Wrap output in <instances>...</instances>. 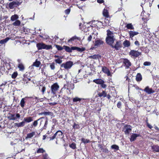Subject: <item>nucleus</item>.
<instances>
[{
	"label": "nucleus",
	"instance_id": "obj_59",
	"mask_svg": "<svg viewBox=\"0 0 159 159\" xmlns=\"http://www.w3.org/2000/svg\"><path fill=\"white\" fill-rule=\"evenodd\" d=\"M46 87L44 86H43L42 88V89H41V92H42V94H44V93L45 92L46 90Z\"/></svg>",
	"mask_w": 159,
	"mask_h": 159
},
{
	"label": "nucleus",
	"instance_id": "obj_44",
	"mask_svg": "<svg viewBox=\"0 0 159 159\" xmlns=\"http://www.w3.org/2000/svg\"><path fill=\"white\" fill-rule=\"evenodd\" d=\"M9 40V39L8 38H6L4 39L1 40L0 41V44H3L6 43L7 41Z\"/></svg>",
	"mask_w": 159,
	"mask_h": 159
},
{
	"label": "nucleus",
	"instance_id": "obj_32",
	"mask_svg": "<svg viewBox=\"0 0 159 159\" xmlns=\"http://www.w3.org/2000/svg\"><path fill=\"white\" fill-rule=\"evenodd\" d=\"M35 132L34 131L32 132L31 133L28 134H27V136L26 139L31 138L34 135H35Z\"/></svg>",
	"mask_w": 159,
	"mask_h": 159
},
{
	"label": "nucleus",
	"instance_id": "obj_31",
	"mask_svg": "<svg viewBox=\"0 0 159 159\" xmlns=\"http://www.w3.org/2000/svg\"><path fill=\"white\" fill-rule=\"evenodd\" d=\"M142 79V75L140 73H138L137 74L136 77V80L137 82L140 81Z\"/></svg>",
	"mask_w": 159,
	"mask_h": 159
},
{
	"label": "nucleus",
	"instance_id": "obj_15",
	"mask_svg": "<svg viewBox=\"0 0 159 159\" xmlns=\"http://www.w3.org/2000/svg\"><path fill=\"white\" fill-rule=\"evenodd\" d=\"M141 135L138 134L133 133L130 136V140L132 142L134 141L137 137H141Z\"/></svg>",
	"mask_w": 159,
	"mask_h": 159
},
{
	"label": "nucleus",
	"instance_id": "obj_23",
	"mask_svg": "<svg viewBox=\"0 0 159 159\" xmlns=\"http://www.w3.org/2000/svg\"><path fill=\"white\" fill-rule=\"evenodd\" d=\"M89 59H92L94 60L99 59L101 58V56L99 54H94L93 55L89 56L88 57Z\"/></svg>",
	"mask_w": 159,
	"mask_h": 159
},
{
	"label": "nucleus",
	"instance_id": "obj_12",
	"mask_svg": "<svg viewBox=\"0 0 159 159\" xmlns=\"http://www.w3.org/2000/svg\"><path fill=\"white\" fill-rule=\"evenodd\" d=\"M102 70L103 73L106 74L107 76H112L110 70L106 66H102Z\"/></svg>",
	"mask_w": 159,
	"mask_h": 159
},
{
	"label": "nucleus",
	"instance_id": "obj_55",
	"mask_svg": "<svg viewBox=\"0 0 159 159\" xmlns=\"http://www.w3.org/2000/svg\"><path fill=\"white\" fill-rule=\"evenodd\" d=\"M70 8H69L65 11V13L66 15H68L70 13Z\"/></svg>",
	"mask_w": 159,
	"mask_h": 159
},
{
	"label": "nucleus",
	"instance_id": "obj_11",
	"mask_svg": "<svg viewBox=\"0 0 159 159\" xmlns=\"http://www.w3.org/2000/svg\"><path fill=\"white\" fill-rule=\"evenodd\" d=\"M111 47L114 48L116 50H119L122 47V45L120 40H118L116 42L115 44L114 45L113 44Z\"/></svg>",
	"mask_w": 159,
	"mask_h": 159
},
{
	"label": "nucleus",
	"instance_id": "obj_20",
	"mask_svg": "<svg viewBox=\"0 0 159 159\" xmlns=\"http://www.w3.org/2000/svg\"><path fill=\"white\" fill-rule=\"evenodd\" d=\"M123 62V63L125 64L127 68H129L131 65V64L130 61L126 58L124 59Z\"/></svg>",
	"mask_w": 159,
	"mask_h": 159
},
{
	"label": "nucleus",
	"instance_id": "obj_58",
	"mask_svg": "<svg viewBox=\"0 0 159 159\" xmlns=\"http://www.w3.org/2000/svg\"><path fill=\"white\" fill-rule=\"evenodd\" d=\"M104 82H103L102 84H100L101 87L103 89L106 88L107 87L106 84H104Z\"/></svg>",
	"mask_w": 159,
	"mask_h": 159
},
{
	"label": "nucleus",
	"instance_id": "obj_30",
	"mask_svg": "<svg viewBox=\"0 0 159 159\" xmlns=\"http://www.w3.org/2000/svg\"><path fill=\"white\" fill-rule=\"evenodd\" d=\"M25 123L23 120L20 123H15V125L18 127H20L24 126L25 125Z\"/></svg>",
	"mask_w": 159,
	"mask_h": 159
},
{
	"label": "nucleus",
	"instance_id": "obj_14",
	"mask_svg": "<svg viewBox=\"0 0 159 159\" xmlns=\"http://www.w3.org/2000/svg\"><path fill=\"white\" fill-rule=\"evenodd\" d=\"M45 118L44 117H42L36 120H34L33 122L31 124L30 128H34L36 127L38 125V121L41 119H43Z\"/></svg>",
	"mask_w": 159,
	"mask_h": 159
},
{
	"label": "nucleus",
	"instance_id": "obj_35",
	"mask_svg": "<svg viewBox=\"0 0 159 159\" xmlns=\"http://www.w3.org/2000/svg\"><path fill=\"white\" fill-rule=\"evenodd\" d=\"M18 18V16L17 15L15 14L11 16V20L12 21H14L17 20Z\"/></svg>",
	"mask_w": 159,
	"mask_h": 159
},
{
	"label": "nucleus",
	"instance_id": "obj_48",
	"mask_svg": "<svg viewBox=\"0 0 159 159\" xmlns=\"http://www.w3.org/2000/svg\"><path fill=\"white\" fill-rule=\"evenodd\" d=\"M18 73L17 71L14 72L12 74L11 77L13 79H15L18 75Z\"/></svg>",
	"mask_w": 159,
	"mask_h": 159
},
{
	"label": "nucleus",
	"instance_id": "obj_17",
	"mask_svg": "<svg viewBox=\"0 0 159 159\" xmlns=\"http://www.w3.org/2000/svg\"><path fill=\"white\" fill-rule=\"evenodd\" d=\"M75 40H77L79 41H81V40L80 38L76 36H75L72 37L70 39L68 40V42L69 43H72L73 41H74Z\"/></svg>",
	"mask_w": 159,
	"mask_h": 159
},
{
	"label": "nucleus",
	"instance_id": "obj_22",
	"mask_svg": "<svg viewBox=\"0 0 159 159\" xmlns=\"http://www.w3.org/2000/svg\"><path fill=\"white\" fill-rule=\"evenodd\" d=\"M23 120L25 123H28L33 121V118L32 117L29 116L24 118Z\"/></svg>",
	"mask_w": 159,
	"mask_h": 159
},
{
	"label": "nucleus",
	"instance_id": "obj_6",
	"mask_svg": "<svg viewBox=\"0 0 159 159\" xmlns=\"http://www.w3.org/2000/svg\"><path fill=\"white\" fill-rule=\"evenodd\" d=\"M131 126L130 125H125L123 128L122 131L125 134L128 135L132 130Z\"/></svg>",
	"mask_w": 159,
	"mask_h": 159
},
{
	"label": "nucleus",
	"instance_id": "obj_29",
	"mask_svg": "<svg viewBox=\"0 0 159 159\" xmlns=\"http://www.w3.org/2000/svg\"><path fill=\"white\" fill-rule=\"evenodd\" d=\"M123 44L125 47H129L130 45V43L129 41L125 40L124 41Z\"/></svg>",
	"mask_w": 159,
	"mask_h": 159
},
{
	"label": "nucleus",
	"instance_id": "obj_7",
	"mask_svg": "<svg viewBox=\"0 0 159 159\" xmlns=\"http://www.w3.org/2000/svg\"><path fill=\"white\" fill-rule=\"evenodd\" d=\"M73 65L72 61H69L63 63L61 65V67H63L65 69H70Z\"/></svg>",
	"mask_w": 159,
	"mask_h": 159
},
{
	"label": "nucleus",
	"instance_id": "obj_39",
	"mask_svg": "<svg viewBox=\"0 0 159 159\" xmlns=\"http://www.w3.org/2000/svg\"><path fill=\"white\" fill-rule=\"evenodd\" d=\"M125 27L128 29L134 30V27L131 23H129L127 24Z\"/></svg>",
	"mask_w": 159,
	"mask_h": 159
},
{
	"label": "nucleus",
	"instance_id": "obj_33",
	"mask_svg": "<svg viewBox=\"0 0 159 159\" xmlns=\"http://www.w3.org/2000/svg\"><path fill=\"white\" fill-rule=\"evenodd\" d=\"M63 47L64 48V49H65V51L67 52L70 53L72 52V51H71V47L70 48L68 46L65 45H64Z\"/></svg>",
	"mask_w": 159,
	"mask_h": 159
},
{
	"label": "nucleus",
	"instance_id": "obj_27",
	"mask_svg": "<svg viewBox=\"0 0 159 159\" xmlns=\"http://www.w3.org/2000/svg\"><path fill=\"white\" fill-rule=\"evenodd\" d=\"M18 67L19 69V70L21 71H23L25 69V67L22 63H20L18 64Z\"/></svg>",
	"mask_w": 159,
	"mask_h": 159
},
{
	"label": "nucleus",
	"instance_id": "obj_46",
	"mask_svg": "<svg viewBox=\"0 0 159 159\" xmlns=\"http://www.w3.org/2000/svg\"><path fill=\"white\" fill-rule=\"evenodd\" d=\"M111 148L112 149H114L116 151H117L119 150V146L116 144H113L111 146Z\"/></svg>",
	"mask_w": 159,
	"mask_h": 159
},
{
	"label": "nucleus",
	"instance_id": "obj_41",
	"mask_svg": "<svg viewBox=\"0 0 159 159\" xmlns=\"http://www.w3.org/2000/svg\"><path fill=\"white\" fill-rule=\"evenodd\" d=\"M9 37H7L9 39V40L11 39V40L15 39L16 38V36L14 34H11L9 35Z\"/></svg>",
	"mask_w": 159,
	"mask_h": 159
},
{
	"label": "nucleus",
	"instance_id": "obj_18",
	"mask_svg": "<svg viewBox=\"0 0 159 159\" xmlns=\"http://www.w3.org/2000/svg\"><path fill=\"white\" fill-rule=\"evenodd\" d=\"M143 91L145 92L148 94H151L154 93L155 91L152 89L150 88L148 86L146 87Z\"/></svg>",
	"mask_w": 159,
	"mask_h": 159
},
{
	"label": "nucleus",
	"instance_id": "obj_19",
	"mask_svg": "<svg viewBox=\"0 0 159 159\" xmlns=\"http://www.w3.org/2000/svg\"><path fill=\"white\" fill-rule=\"evenodd\" d=\"M104 43V42L101 39H98L96 40L95 41L94 46L97 47L100 46L101 45L103 44Z\"/></svg>",
	"mask_w": 159,
	"mask_h": 159
},
{
	"label": "nucleus",
	"instance_id": "obj_53",
	"mask_svg": "<svg viewBox=\"0 0 159 159\" xmlns=\"http://www.w3.org/2000/svg\"><path fill=\"white\" fill-rule=\"evenodd\" d=\"M85 48L84 47H82L81 48L78 47L77 51L82 52L85 51Z\"/></svg>",
	"mask_w": 159,
	"mask_h": 159
},
{
	"label": "nucleus",
	"instance_id": "obj_1",
	"mask_svg": "<svg viewBox=\"0 0 159 159\" xmlns=\"http://www.w3.org/2000/svg\"><path fill=\"white\" fill-rule=\"evenodd\" d=\"M107 36L106 38V41L107 44L111 46L114 43L115 40L113 36V33L109 30H107Z\"/></svg>",
	"mask_w": 159,
	"mask_h": 159
},
{
	"label": "nucleus",
	"instance_id": "obj_64",
	"mask_svg": "<svg viewBox=\"0 0 159 159\" xmlns=\"http://www.w3.org/2000/svg\"><path fill=\"white\" fill-rule=\"evenodd\" d=\"M106 97L107 98V99L109 100L111 98V96L109 94H107V96H106Z\"/></svg>",
	"mask_w": 159,
	"mask_h": 159
},
{
	"label": "nucleus",
	"instance_id": "obj_50",
	"mask_svg": "<svg viewBox=\"0 0 159 159\" xmlns=\"http://www.w3.org/2000/svg\"><path fill=\"white\" fill-rule=\"evenodd\" d=\"M81 141L83 143H88L90 142V141L89 140L85 139L84 138L81 139Z\"/></svg>",
	"mask_w": 159,
	"mask_h": 159
},
{
	"label": "nucleus",
	"instance_id": "obj_57",
	"mask_svg": "<svg viewBox=\"0 0 159 159\" xmlns=\"http://www.w3.org/2000/svg\"><path fill=\"white\" fill-rule=\"evenodd\" d=\"M92 36L91 35H90L87 38V40L89 42H90L92 40Z\"/></svg>",
	"mask_w": 159,
	"mask_h": 159
},
{
	"label": "nucleus",
	"instance_id": "obj_63",
	"mask_svg": "<svg viewBox=\"0 0 159 159\" xmlns=\"http://www.w3.org/2000/svg\"><path fill=\"white\" fill-rule=\"evenodd\" d=\"M97 2L99 3H102L104 2V0H97Z\"/></svg>",
	"mask_w": 159,
	"mask_h": 159
},
{
	"label": "nucleus",
	"instance_id": "obj_42",
	"mask_svg": "<svg viewBox=\"0 0 159 159\" xmlns=\"http://www.w3.org/2000/svg\"><path fill=\"white\" fill-rule=\"evenodd\" d=\"M73 129H79L80 128V125L78 124H76L75 123H74L73 125L72 126Z\"/></svg>",
	"mask_w": 159,
	"mask_h": 159
},
{
	"label": "nucleus",
	"instance_id": "obj_34",
	"mask_svg": "<svg viewBox=\"0 0 159 159\" xmlns=\"http://www.w3.org/2000/svg\"><path fill=\"white\" fill-rule=\"evenodd\" d=\"M45 118L44 119H45V123H44V125L43 128V129H46L47 128V125H48V118L47 117H44Z\"/></svg>",
	"mask_w": 159,
	"mask_h": 159
},
{
	"label": "nucleus",
	"instance_id": "obj_37",
	"mask_svg": "<svg viewBox=\"0 0 159 159\" xmlns=\"http://www.w3.org/2000/svg\"><path fill=\"white\" fill-rule=\"evenodd\" d=\"M28 97H25L24 98H22L20 101V105L21 106V107L23 108L24 106L25 105V98H27Z\"/></svg>",
	"mask_w": 159,
	"mask_h": 159
},
{
	"label": "nucleus",
	"instance_id": "obj_62",
	"mask_svg": "<svg viewBox=\"0 0 159 159\" xmlns=\"http://www.w3.org/2000/svg\"><path fill=\"white\" fill-rule=\"evenodd\" d=\"M134 44L136 45H137L138 46H139L140 45V43H139V42L137 41V40H136V41L135 42H134Z\"/></svg>",
	"mask_w": 159,
	"mask_h": 159
},
{
	"label": "nucleus",
	"instance_id": "obj_25",
	"mask_svg": "<svg viewBox=\"0 0 159 159\" xmlns=\"http://www.w3.org/2000/svg\"><path fill=\"white\" fill-rule=\"evenodd\" d=\"M129 33L130 38H132L134 36L137 35L139 34V33L138 32L133 31H130Z\"/></svg>",
	"mask_w": 159,
	"mask_h": 159
},
{
	"label": "nucleus",
	"instance_id": "obj_2",
	"mask_svg": "<svg viewBox=\"0 0 159 159\" xmlns=\"http://www.w3.org/2000/svg\"><path fill=\"white\" fill-rule=\"evenodd\" d=\"M64 135L63 133L61 130H58L52 136L48 138L50 139L49 140H52L55 139H56V143H57V141L63 138Z\"/></svg>",
	"mask_w": 159,
	"mask_h": 159
},
{
	"label": "nucleus",
	"instance_id": "obj_21",
	"mask_svg": "<svg viewBox=\"0 0 159 159\" xmlns=\"http://www.w3.org/2000/svg\"><path fill=\"white\" fill-rule=\"evenodd\" d=\"M39 115H44L45 116H52L53 115V113L52 112H51L44 111L41 113H39Z\"/></svg>",
	"mask_w": 159,
	"mask_h": 159
},
{
	"label": "nucleus",
	"instance_id": "obj_5",
	"mask_svg": "<svg viewBox=\"0 0 159 159\" xmlns=\"http://www.w3.org/2000/svg\"><path fill=\"white\" fill-rule=\"evenodd\" d=\"M141 55V53L134 50H131L129 52V55L133 58H136Z\"/></svg>",
	"mask_w": 159,
	"mask_h": 159
},
{
	"label": "nucleus",
	"instance_id": "obj_60",
	"mask_svg": "<svg viewBox=\"0 0 159 159\" xmlns=\"http://www.w3.org/2000/svg\"><path fill=\"white\" fill-rule=\"evenodd\" d=\"M78 47H71V51H72V50H76L78 51Z\"/></svg>",
	"mask_w": 159,
	"mask_h": 159
},
{
	"label": "nucleus",
	"instance_id": "obj_28",
	"mask_svg": "<svg viewBox=\"0 0 159 159\" xmlns=\"http://www.w3.org/2000/svg\"><path fill=\"white\" fill-rule=\"evenodd\" d=\"M102 13L103 16L106 18H107L109 17V12L108 11L107 9H104Z\"/></svg>",
	"mask_w": 159,
	"mask_h": 159
},
{
	"label": "nucleus",
	"instance_id": "obj_13",
	"mask_svg": "<svg viewBox=\"0 0 159 159\" xmlns=\"http://www.w3.org/2000/svg\"><path fill=\"white\" fill-rule=\"evenodd\" d=\"M54 57L55 58H57V59L54 60V61L56 63L60 64L62 63V59L63 58V56L55 55Z\"/></svg>",
	"mask_w": 159,
	"mask_h": 159
},
{
	"label": "nucleus",
	"instance_id": "obj_45",
	"mask_svg": "<svg viewBox=\"0 0 159 159\" xmlns=\"http://www.w3.org/2000/svg\"><path fill=\"white\" fill-rule=\"evenodd\" d=\"M20 22L19 20H16L13 23V25L15 26H18L20 25Z\"/></svg>",
	"mask_w": 159,
	"mask_h": 159
},
{
	"label": "nucleus",
	"instance_id": "obj_3",
	"mask_svg": "<svg viewBox=\"0 0 159 159\" xmlns=\"http://www.w3.org/2000/svg\"><path fill=\"white\" fill-rule=\"evenodd\" d=\"M36 47L38 50L42 49H45L46 50L52 49V47L51 45H47L43 42L37 43L36 44Z\"/></svg>",
	"mask_w": 159,
	"mask_h": 159
},
{
	"label": "nucleus",
	"instance_id": "obj_54",
	"mask_svg": "<svg viewBox=\"0 0 159 159\" xmlns=\"http://www.w3.org/2000/svg\"><path fill=\"white\" fill-rule=\"evenodd\" d=\"M151 62L149 61H145L144 62L143 65L144 66H149L151 65Z\"/></svg>",
	"mask_w": 159,
	"mask_h": 159
},
{
	"label": "nucleus",
	"instance_id": "obj_8",
	"mask_svg": "<svg viewBox=\"0 0 159 159\" xmlns=\"http://www.w3.org/2000/svg\"><path fill=\"white\" fill-rule=\"evenodd\" d=\"M97 96L99 97L102 99L103 98L106 97L107 96V92L101 89H99L97 92Z\"/></svg>",
	"mask_w": 159,
	"mask_h": 159
},
{
	"label": "nucleus",
	"instance_id": "obj_26",
	"mask_svg": "<svg viewBox=\"0 0 159 159\" xmlns=\"http://www.w3.org/2000/svg\"><path fill=\"white\" fill-rule=\"evenodd\" d=\"M152 148L153 152H159V146L157 145H153L152 147Z\"/></svg>",
	"mask_w": 159,
	"mask_h": 159
},
{
	"label": "nucleus",
	"instance_id": "obj_40",
	"mask_svg": "<svg viewBox=\"0 0 159 159\" xmlns=\"http://www.w3.org/2000/svg\"><path fill=\"white\" fill-rule=\"evenodd\" d=\"M54 46L56 47V48H57L58 51H61L63 49H64L63 46L62 47L60 45H59L56 44L54 45Z\"/></svg>",
	"mask_w": 159,
	"mask_h": 159
},
{
	"label": "nucleus",
	"instance_id": "obj_16",
	"mask_svg": "<svg viewBox=\"0 0 159 159\" xmlns=\"http://www.w3.org/2000/svg\"><path fill=\"white\" fill-rule=\"evenodd\" d=\"M30 77H28L27 75H23V78L22 79V83L24 84H27L29 83V81H30Z\"/></svg>",
	"mask_w": 159,
	"mask_h": 159
},
{
	"label": "nucleus",
	"instance_id": "obj_38",
	"mask_svg": "<svg viewBox=\"0 0 159 159\" xmlns=\"http://www.w3.org/2000/svg\"><path fill=\"white\" fill-rule=\"evenodd\" d=\"M45 152V151L42 148H38L35 152V153H43Z\"/></svg>",
	"mask_w": 159,
	"mask_h": 159
},
{
	"label": "nucleus",
	"instance_id": "obj_47",
	"mask_svg": "<svg viewBox=\"0 0 159 159\" xmlns=\"http://www.w3.org/2000/svg\"><path fill=\"white\" fill-rule=\"evenodd\" d=\"M69 147L73 149H75L76 148V144L74 143L73 142L71 144H70Z\"/></svg>",
	"mask_w": 159,
	"mask_h": 159
},
{
	"label": "nucleus",
	"instance_id": "obj_56",
	"mask_svg": "<svg viewBox=\"0 0 159 159\" xmlns=\"http://www.w3.org/2000/svg\"><path fill=\"white\" fill-rule=\"evenodd\" d=\"M117 107L119 108H121V102L120 101H119L117 103Z\"/></svg>",
	"mask_w": 159,
	"mask_h": 159
},
{
	"label": "nucleus",
	"instance_id": "obj_9",
	"mask_svg": "<svg viewBox=\"0 0 159 159\" xmlns=\"http://www.w3.org/2000/svg\"><path fill=\"white\" fill-rule=\"evenodd\" d=\"M59 89V86L57 83L53 84L51 86V92L53 94H56Z\"/></svg>",
	"mask_w": 159,
	"mask_h": 159
},
{
	"label": "nucleus",
	"instance_id": "obj_52",
	"mask_svg": "<svg viewBox=\"0 0 159 159\" xmlns=\"http://www.w3.org/2000/svg\"><path fill=\"white\" fill-rule=\"evenodd\" d=\"M81 99L78 97H76L73 99V101L74 102H76L78 101H80Z\"/></svg>",
	"mask_w": 159,
	"mask_h": 159
},
{
	"label": "nucleus",
	"instance_id": "obj_49",
	"mask_svg": "<svg viewBox=\"0 0 159 159\" xmlns=\"http://www.w3.org/2000/svg\"><path fill=\"white\" fill-rule=\"evenodd\" d=\"M49 64L50 65V68L52 70H54L55 69V63L54 62L50 63Z\"/></svg>",
	"mask_w": 159,
	"mask_h": 159
},
{
	"label": "nucleus",
	"instance_id": "obj_61",
	"mask_svg": "<svg viewBox=\"0 0 159 159\" xmlns=\"http://www.w3.org/2000/svg\"><path fill=\"white\" fill-rule=\"evenodd\" d=\"M146 125L150 129H152V126L149 123H147V124H146Z\"/></svg>",
	"mask_w": 159,
	"mask_h": 159
},
{
	"label": "nucleus",
	"instance_id": "obj_43",
	"mask_svg": "<svg viewBox=\"0 0 159 159\" xmlns=\"http://www.w3.org/2000/svg\"><path fill=\"white\" fill-rule=\"evenodd\" d=\"M100 148L102 150V152H104L105 153H108L109 152V151L108 150L107 148H104L102 146L100 147Z\"/></svg>",
	"mask_w": 159,
	"mask_h": 159
},
{
	"label": "nucleus",
	"instance_id": "obj_51",
	"mask_svg": "<svg viewBox=\"0 0 159 159\" xmlns=\"http://www.w3.org/2000/svg\"><path fill=\"white\" fill-rule=\"evenodd\" d=\"M43 159H49V158L47 153H45L42 155Z\"/></svg>",
	"mask_w": 159,
	"mask_h": 159
},
{
	"label": "nucleus",
	"instance_id": "obj_36",
	"mask_svg": "<svg viewBox=\"0 0 159 159\" xmlns=\"http://www.w3.org/2000/svg\"><path fill=\"white\" fill-rule=\"evenodd\" d=\"M40 64L41 62L39 61H37V60L36 59V61L33 63V66L38 67H39Z\"/></svg>",
	"mask_w": 159,
	"mask_h": 159
},
{
	"label": "nucleus",
	"instance_id": "obj_10",
	"mask_svg": "<svg viewBox=\"0 0 159 159\" xmlns=\"http://www.w3.org/2000/svg\"><path fill=\"white\" fill-rule=\"evenodd\" d=\"M9 116L7 118L10 120H16L17 119L20 118V115L19 113H16V115L15 114L9 113Z\"/></svg>",
	"mask_w": 159,
	"mask_h": 159
},
{
	"label": "nucleus",
	"instance_id": "obj_24",
	"mask_svg": "<svg viewBox=\"0 0 159 159\" xmlns=\"http://www.w3.org/2000/svg\"><path fill=\"white\" fill-rule=\"evenodd\" d=\"M93 82L95 83L99 84H101L103 82H104V80L100 79H98L94 80H93Z\"/></svg>",
	"mask_w": 159,
	"mask_h": 159
},
{
	"label": "nucleus",
	"instance_id": "obj_4",
	"mask_svg": "<svg viewBox=\"0 0 159 159\" xmlns=\"http://www.w3.org/2000/svg\"><path fill=\"white\" fill-rule=\"evenodd\" d=\"M22 2L21 0L13 1L9 3L8 7L10 9H13L14 8L17 7L21 5Z\"/></svg>",
	"mask_w": 159,
	"mask_h": 159
}]
</instances>
